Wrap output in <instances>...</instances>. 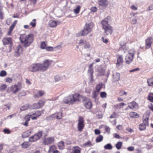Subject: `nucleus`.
Segmentation results:
<instances>
[{
  "mask_svg": "<svg viewBox=\"0 0 153 153\" xmlns=\"http://www.w3.org/2000/svg\"><path fill=\"white\" fill-rule=\"evenodd\" d=\"M33 36L32 34H30L26 35L25 34L21 35L20 39L25 47H28L33 41Z\"/></svg>",
  "mask_w": 153,
  "mask_h": 153,
  "instance_id": "obj_1",
  "label": "nucleus"
},
{
  "mask_svg": "<svg viewBox=\"0 0 153 153\" xmlns=\"http://www.w3.org/2000/svg\"><path fill=\"white\" fill-rule=\"evenodd\" d=\"M101 23L102 28L104 30V32L106 35L111 34L113 32V28L108 24V22L105 20H102Z\"/></svg>",
  "mask_w": 153,
  "mask_h": 153,
  "instance_id": "obj_2",
  "label": "nucleus"
},
{
  "mask_svg": "<svg viewBox=\"0 0 153 153\" xmlns=\"http://www.w3.org/2000/svg\"><path fill=\"white\" fill-rule=\"evenodd\" d=\"M94 26V24L92 22L86 24L81 32V36H84L90 33L92 31Z\"/></svg>",
  "mask_w": 153,
  "mask_h": 153,
  "instance_id": "obj_3",
  "label": "nucleus"
},
{
  "mask_svg": "<svg viewBox=\"0 0 153 153\" xmlns=\"http://www.w3.org/2000/svg\"><path fill=\"white\" fill-rule=\"evenodd\" d=\"M22 85L20 82H18L17 85L12 86L10 88H9L7 90V92H10L12 91L13 94H16L18 91L21 89Z\"/></svg>",
  "mask_w": 153,
  "mask_h": 153,
  "instance_id": "obj_4",
  "label": "nucleus"
},
{
  "mask_svg": "<svg viewBox=\"0 0 153 153\" xmlns=\"http://www.w3.org/2000/svg\"><path fill=\"white\" fill-rule=\"evenodd\" d=\"M52 61L48 59L45 60L43 64L39 65V71H44L46 70L51 64Z\"/></svg>",
  "mask_w": 153,
  "mask_h": 153,
  "instance_id": "obj_5",
  "label": "nucleus"
},
{
  "mask_svg": "<svg viewBox=\"0 0 153 153\" xmlns=\"http://www.w3.org/2000/svg\"><path fill=\"white\" fill-rule=\"evenodd\" d=\"M134 53L135 52L134 51L130 50L129 51L125 58L127 64H129L133 61Z\"/></svg>",
  "mask_w": 153,
  "mask_h": 153,
  "instance_id": "obj_6",
  "label": "nucleus"
},
{
  "mask_svg": "<svg viewBox=\"0 0 153 153\" xmlns=\"http://www.w3.org/2000/svg\"><path fill=\"white\" fill-rule=\"evenodd\" d=\"M2 42L4 45H9V48L7 49V52H10L11 51V47L12 45V39L9 37L4 38L3 39Z\"/></svg>",
  "mask_w": 153,
  "mask_h": 153,
  "instance_id": "obj_7",
  "label": "nucleus"
},
{
  "mask_svg": "<svg viewBox=\"0 0 153 153\" xmlns=\"http://www.w3.org/2000/svg\"><path fill=\"white\" fill-rule=\"evenodd\" d=\"M77 128L78 131L81 132L82 131L85 126L84 120L83 117L79 116L78 120Z\"/></svg>",
  "mask_w": 153,
  "mask_h": 153,
  "instance_id": "obj_8",
  "label": "nucleus"
},
{
  "mask_svg": "<svg viewBox=\"0 0 153 153\" xmlns=\"http://www.w3.org/2000/svg\"><path fill=\"white\" fill-rule=\"evenodd\" d=\"M82 101L83 102L84 106L87 109H90L91 108L92 105L89 99L85 97Z\"/></svg>",
  "mask_w": 153,
  "mask_h": 153,
  "instance_id": "obj_9",
  "label": "nucleus"
},
{
  "mask_svg": "<svg viewBox=\"0 0 153 153\" xmlns=\"http://www.w3.org/2000/svg\"><path fill=\"white\" fill-rule=\"evenodd\" d=\"M72 95L74 103L75 102H80L81 100H82L83 98L85 97L78 93H75L74 94H72Z\"/></svg>",
  "mask_w": 153,
  "mask_h": 153,
  "instance_id": "obj_10",
  "label": "nucleus"
},
{
  "mask_svg": "<svg viewBox=\"0 0 153 153\" xmlns=\"http://www.w3.org/2000/svg\"><path fill=\"white\" fill-rule=\"evenodd\" d=\"M62 112H59L55 113L50 116L47 117V119L48 120H52L54 118H56L57 119H60L62 118Z\"/></svg>",
  "mask_w": 153,
  "mask_h": 153,
  "instance_id": "obj_11",
  "label": "nucleus"
},
{
  "mask_svg": "<svg viewBox=\"0 0 153 153\" xmlns=\"http://www.w3.org/2000/svg\"><path fill=\"white\" fill-rule=\"evenodd\" d=\"M153 39L151 36L148 37L145 40V48L148 49L150 48L153 42Z\"/></svg>",
  "mask_w": 153,
  "mask_h": 153,
  "instance_id": "obj_12",
  "label": "nucleus"
},
{
  "mask_svg": "<svg viewBox=\"0 0 153 153\" xmlns=\"http://www.w3.org/2000/svg\"><path fill=\"white\" fill-rule=\"evenodd\" d=\"M72 98V95H70L64 99L63 102L65 104H73L74 102Z\"/></svg>",
  "mask_w": 153,
  "mask_h": 153,
  "instance_id": "obj_13",
  "label": "nucleus"
},
{
  "mask_svg": "<svg viewBox=\"0 0 153 153\" xmlns=\"http://www.w3.org/2000/svg\"><path fill=\"white\" fill-rule=\"evenodd\" d=\"M54 142V139L53 137L47 138L43 140V143L45 145H48L52 144Z\"/></svg>",
  "mask_w": 153,
  "mask_h": 153,
  "instance_id": "obj_14",
  "label": "nucleus"
},
{
  "mask_svg": "<svg viewBox=\"0 0 153 153\" xmlns=\"http://www.w3.org/2000/svg\"><path fill=\"white\" fill-rule=\"evenodd\" d=\"M149 115L148 114H145L143 118V122L144 125L146 126H149Z\"/></svg>",
  "mask_w": 153,
  "mask_h": 153,
  "instance_id": "obj_15",
  "label": "nucleus"
},
{
  "mask_svg": "<svg viewBox=\"0 0 153 153\" xmlns=\"http://www.w3.org/2000/svg\"><path fill=\"white\" fill-rule=\"evenodd\" d=\"M116 57L117 58L116 65L118 66H119L123 63V56L122 55H117Z\"/></svg>",
  "mask_w": 153,
  "mask_h": 153,
  "instance_id": "obj_16",
  "label": "nucleus"
},
{
  "mask_svg": "<svg viewBox=\"0 0 153 153\" xmlns=\"http://www.w3.org/2000/svg\"><path fill=\"white\" fill-rule=\"evenodd\" d=\"M29 70L33 72L37 71L38 70V65L37 64H33L28 68Z\"/></svg>",
  "mask_w": 153,
  "mask_h": 153,
  "instance_id": "obj_17",
  "label": "nucleus"
},
{
  "mask_svg": "<svg viewBox=\"0 0 153 153\" xmlns=\"http://www.w3.org/2000/svg\"><path fill=\"white\" fill-rule=\"evenodd\" d=\"M98 4L102 7H105L108 4V2L107 0H98Z\"/></svg>",
  "mask_w": 153,
  "mask_h": 153,
  "instance_id": "obj_18",
  "label": "nucleus"
},
{
  "mask_svg": "<svg viewBox=\"0 0 153 153\" xmlns=\"http://www.w3.org/2000/svg\"><path fill=\"white\" fill-rule=\"evenodd\" d=\"M128 106L130 108L132 109H134L138 107V104L135 101H133L128 103Z\"/></svg>",
  "mask_w": 153,
  "mask_h": 153,
  "instance_id": "obj_19",
  "label": "nucleus"
},
{
  "mask_svg": "<svg viewBox=\"0 0 153 153\" xmlns=\"http://www.w3.org/2000/svg\"><path fill=\"white\" fill-rule=\"evenodd\" d=\"M22 51V48L20 46H18L16 48L15 53V55L16 56L18 57L20 55Z\"/></svg>",
  "mask_w": 153,
  "mask_h": 153,
  "instance_id": "obj_20",
  "label": "nucleus"
},
{
  "mask_svg": "<svg viewBox=\"0 0 153 153\" xmlns=\"http://www.w3.org/2000/svg\"><path fill=\"white\" fill-rule=\"evenodd\" d=\"M38 139V133L31 136L29 138V141L33 142L37 141Z\"/></svg>",
  "mask_w": 153,
  "mask_h": 153,
  "instance_id": "obj_21",
  "label": "nucleus"
},
{
  "mask_svg": "<svg viewBox=\"0 0 153 153\" xmlns=\"http://www.w3.org/2000/svg\"><path fill=\"white\" fill-rule=\"evenodd\" d=\"M48 24L50 27H56L58 24V22L56 21L51 20L49 21Z\"/></svg>",
  "mask_w": 153,
  "mask_h": 153,
  "instance_id": "obj_22",
  "label": "nucleus"
},
{
  "mask_svg": "<svg viewBox=\"0 0 153 153\" xmlns=\"http://www.w3.org/2000/svg\"><path fill=\"white\" fill-rule=\"evenodd\" d=\"M31 130H28L24 132L22 134V137L23 138H25L28 137L31 134Z\"/></svg>",
  "mask_w": 153,
  "mask_h": 153,
  "instance_id": "obj_23",
  "label": "nucleus"
},
{
  "mask_svg": "<svg viewBox=\"0 0 153 153\" xmlns=\"http://www.w3.org/2000/svg\"><path fill=\"white\" fill-rule=\"evenodd\" d=\"M58 148L60 150H62L64 149L65 146L64 143L63 141H61L58 143Z\"/></svg>",
  "mask_w": 153,
  "mask_h": 153,
  "instance_id": "obj_24",
  "label": "nucleus"
},
{
  "mask_svg": "<svg viewBox=\"0 0 153 153\" xmlns=\"http://www.w3.org/2000/svg\"><path fill=\"white\" fill-rule=\"evenodd\" d=\"M126 105L125 103L122 102L114 105V107L115 109H120L121 108H123V106Z\"/></svg>",
  "mask_w": 153,
  "mask_h": 153,
  "instance_id": "obj_25",
  "label": "nucleus"
},
{
  "mask_svg": "<svg viewBox=\"0 0 153 153\" xmlns=\"http://www.w3.org/2000/svg\"><path fill=\"white\" fill-rule=\"evenodd\" d=\"M37 116H36L33 117L32 115H27L25 117V119L26 121L28 122L30 120V118L32 119L33 120H35L37 119Z\"/></svg>",
  "mask_w": 153,
  "mask_h": 153,
  "instance_id": "obj_26",
  "label": "nucleus"
},
{
  "mask_svg": "<svg viewBox=\"0 0 153 153\" xmlns=\"http://www.w3.org/2000/svg\"><path fill=\"white\" fill-rule=\"evenodd\" d=\"M17 21L16 20H15L13 22V24L10 27L9 29V31L8 32L9 34H10V33H11V32L12 31L13 29L14 28V27L16 25V24L17 23Z\"/></svg>",
  "mask_w": 153,
  "mask_h": 153,
  "instance_id": "obj_27",
  "label": "nucleus"
},
{
  "mask_svg": "<svg viewBox=\"0 0 153 153\" xmlns=\"http://www.w3.org/2000/svg\"><path fill=\"white\" fill-rule=\"evenodd\" d=\"M113 78L114 81H118L120 78V74L119 73H116L113 75Z\"/></svg>",
  "mask_w": 153,
  "mask_h": 153,
  "instance_id": "obj_28",
  "label": "nucleus"
},
{
  "mask_svg": "<svg viewBox=\"0 0 153 153\" xmlns=\"http://www.w3.org/2000/svg\"><path fill=\"white\" fill-rule=\"evenodd\" d=\"M88 73H89L91 76V79H90V82H92L94 81L93 79V69H88Z\"/></svg>",
  "mask_w": 153,
  "mask_h": 153,
  "instance_id": "obj_29",
  "label": "nucleus"
},
{
  "mask_svg": "<svg viewBox=\"0 0 153 153\" xmlns=\"http://www.w3.org/2000/svg\"><path fill=\"white\" fill-rule=\"evenodd\" d=\"M74 149L73 151L74 153H80L81 149L78 146H75L74 147Z\"/></svg>",
  "mask_w": 153,
  "mask_h": 153,
  "instance_id": "obj_30",
  "label": "nucleus"
},
{
  "mask_svg": "<svg viewBox=\"0 0 153 153\" xmlns=\"http://www.w3.org/2000/svg\"><path fill=\"white\" fill-rule=\"evenodd\" d=\"M57 147H56L55 145H52L50 146L49 147V149L48 150L49 153L51 152L53 153L54 151H55L56 149H57Z\"/></svg>",
  "mask_w": 153,
  "mask_h": 153,
  "instance_id": "obj_31",
  "label": "nucleus"
},
{
  "mask_svg": "<svg viewBox=\"0 0 153 153\" xmlns=\"http://www.w3.org/2000/svg\"><path fill=\"white\" fill-rule=\"evenodd\" d=\"M30 145L29 142H25L21 144L22 147L23 148H26L28 147Z\"/></svg>",
  "mask_w": 153,
  "mask_h": 153,
  "instance_id": "obj_32",
  "label": "nucleus"
},
{
  "mask_svg": "<svg viewBox=\"0 0 153 153\" xmlns=\"http://www.w3.org/2000/svg\"><path fill=\"white\" fill-rule=\"evenodd\" d=\"M147 82L149 86H153V76L147 80Z\"/></svg>",
  "mask_w": 153,
  "mask_h": 153,
  "instance_id": "obj_33",
  "label": "nucleus"
},
{
  "mask_svg": "<svg viewBox=\"0 0 153 153\" xmlns=\"http://www.w3.org/2000/svg\"><path fill=\"white\" fill-rule=\"evenodd\" d=\"M122 142H118L116 144L115 146L117 149L119 150L120 149L122 146Z\"/></svg>",
  "mask_w": 153,
  "mask_h": 153,
  "instance_id": "obj_34",
  "label": "nucleus"
},
{
  "mask_svg": "<svg viewBox=\"0 0 153 153\" xmlns=\"http://www.w3.org/2000/svg\"><path fill=\"white\" fill-rule=\"evenodd\" d=\"M102 83L98 84L96 87V90L97 92H99L100 90L102 88Z\"/></svg>",
  "mask_w": 153,
  "mask_h": 153,
  "instance_id": "obj_35",
  "label": "nucleus"
},
{
  "mask_svg": "<svg viewBox=\"0 0 153 153\" xmlns=\"http://www.w3.org/2000/svg\"><path fill=\"white\" fill-rule=\"evenodd\" d=\"M80 8L81 7L79 6H77L76 8L74 10V12L76 14L79 13L80 11Z\"/></svg>",
  "mask_w": 153,
  "mask_h": 153,
  "instance_id": "obj_36",
  "label": "nucleus"
},
{
  "mask_svg": "<svg viewBox=\"0 0 153 153\" xmlns=\"http://www.w3.org/2000/svg\"><path fill=\"white\" fill-rule=\"evenodd\" d=\"M146 127L143 124L141 123L139 126V128L140 131H143L146 129Z\"/></svg>",
  "mask_w": 153,
  "mask_h": 153,
  "instance_id": "obj_37",
  "label": "nucleus"
},
{
  "mask_svg": "<svg viewBox=\"0 0 153 153\" xmlns=\"http://www.w3.org/2000/svg\"><path fill=\"white\" fill-rule=\"evenodd\" d=\"M104 148L105 149L111 150L112 148V146L110 143H108L104 146Z\"/></svg>",
  "mask_w": 153,
  "mask_h": 153,
  "instance_id": "obj_38",
  "label": "nucleus"
},
{
  "mask_svg": "<svg viewBox=\"0 0 153 153\" xmlns=\"http://www.w3.org/2000/svg\"><path fill=\"white\" fill-rule=\"evenodd\" d=\"M84 47L85 49L89 48L91 47V45L89 42H87L86 41H85Z\"/></svg>",
  "mask_w": 153,
  "mask_h": 153,
  "instance_id": "obj_39",
  "label": "nucleus"
},
{
  "mask_svg": "<svg viewBox=\"0 0 153 153\" xmlns=\"http://www.w3.org/2000/svg\"><path fill=\"white\" fill-rule=\"evenodd\" d=\"M36 19H34L32 20V21L30 23V25L32 27H34L36 26Z\"/></svg>",
  "mask_w": 153,
  "mask_h": 153,
  "instance_id": "obj_40",
  "label": "nucleus"
},
{
  "mask_svg": "<svg viewBox=\"0 0 153 153\" xmlns=\"http://www.w3.org/2000/svg\"><path fill=\"white\" fill-rule=\"evenodd\" d=\"M29 108V105L28 104L24 105L20 108V110L22 111H25Z\"/></svg>",
  "mask_w": 153,
  "mask_h": 153,
  "instance_id": "obj_41",
  "label": "nucleus"
},
{
  "mask_svg": "<svg viewBox=\"0 0 153 153\" xmlns=\"http://www.w3.org/2000/svg\"><path fill=\"white\" fill-rule=\"evenodd\" d=\"M47 47V44L45 42L43 41L41 43L40 47L42 49H45Z\"/></svg>",
  "mask_w": 153,
  "mask_h": 153,
  "instance_id": "obj_42",
  "label": "nucleus"
},
{
  "mask_svg": "<svg viewBox=\"0 0 153 153\" xmlns=\"http://www.w3.org/2000/svg\"><path fill=\"white\" fill-rule=\"evenodd\" d=\"M129 114L130 117L132 118H134L138 116L137 114L135 112H131Z\"/></svg>",
  "mask_w": 153,
  "mask_h": 153,
  "instance_id": "obj_43",
  "label": "nucleus"
},
{
  "mask_svg": "<svg viewBox=\"0 0 153 153\" xmlns=\"http://www.w3.org/2000/svg\"><path fill=\"white\" fill-rule=\"evenodd\" d=\"M148 99L151 102H153V93L150 94L148 96Z\"/></svg>",
  "mask_w": 153,
  "mask_h": 153,
  "instance_id": "obj_44",
  "label": "nucleus"
},
{
  "mask_svg": "<svg viewBox=\"0 0 153 153\" xmlns=\"http://www.w3.org/2000/svg\"><path fill=\"white\" fill-rule=\"evenodd\" d=\"M103 136L101 135H100L97 138H96V141L97 143L100 142L101 141L103 140Z\"/></svg>",
  "mask_w": 153,
  "mask_h": 153,
  "instance_id": "obj_45",
  "label": "nucleus"
},
{
  "mask_svg": "<svg viewBox=\"0 0 153 153\" xmlns=\"http://www.w3.org/2000/svg\"><path fill=\"white\" fill-rule=\"evenodd\" d=\"M5 81L7 83H10L13 81V79L11 78L10 77H7L5 79Z\"/></svg>",
  "mask_w": 153,
  "mask_h": 153,
  "instance_id": "obj_46",
  "label": "nucleus"
},
{
  "mask_svg": "<svg viewBox=\"0 0 153 153\" xmlns=\"http://www.w3.org/2000/svg\"><path fill=\"white\" fill-rule=\"evenodd\" d=\"M38 104H34L31 106L29 105V108L30 109H36L38 108Z\"/></svg>",
  "mask_w": 153,
  "mask_h": 153,
  "instance_id": "obj_47",
  "label": "nucleus"
},
{
  "mask_svg": "<svg viewBox=\"0 0 153 153\" xmlns=\"http://www.w3.org/2000/svg\"><path fill=\"white\" fill-rule=\"evenodd\" d=\"M119 94L120 96H122L124 95H126L127 93L124 90H120L119 93Z\"/></svg>",
  "mask_w": 153,
  "mask_h": 153,
  "instance_id": "obj_48",
  "label": "nucleus"
},
{
  "mask_svg": "<svg viewBox=\"0 0 153 153\" xmlns=\"http://www.w3.org/2000/svg\"><path fill=\"white\" fill-rule=\"evenodd\" d=\"M45 101L44 100H40L39 102V108L44 105Z\"/></svg>",
  "mask_w": 153,
  "mask_h": 153,
  "instance_id": "obj_49",
  "label": "nucleus"
},
{
  "mask_svg": "<svg viewBox=\"0 0 153 153\" xmlns=\"http://www.w3.org/2000/svg\"><path fill=\"white\" fill-rule=\"evenodd\" d=\"M107 96L106 93L105 92H101L100 93V96L102 98H106Z\"/></svg>",
  "mask_w": 153,
  "mask_h": 153,
  "instance_id": "obj_50",
  "label": "nucleus"
},
{
  "mask_svg": "<svg viewBox=\"0 0 153 153\" xmlns=\"http://www.w3.org/2000/svg\"><path fill=\"white\" fill-rule=\"evenodd\" d=\"M7 88V86L5 84H1L0 86V89L1 90H5Z\"/></svg>",
  "mask_w": 153,
  "mask_h": 153,
  "instance_id": "obj_51",
  "label": "nucleus"
},
{
  "mask_svg": "<svg viewBox=\"0 0 153 153\" xmlns=\"http://www.w3.org/2000/svg\"><path fill=\"white\" fill-rule=\"evenodd\" d=\"M98 93L97 91H94L92 93V97L94 98H96L98 95Z\"/></svg>",
  "mask_w": 153,
  "mask_h": 153,
  "instance_id": "obj_52",
  "label": "nucleus"
},
{
  "mask_svg": "<svg viewBox=\"0 0 153 153\" xmlns=\"http://www.w3.org/2000/svg\"><path fill=\"white\" fill-rule=\"evenodd\" d=\"M7 74L6 71H2L0 72V76L3 77L6 75Z\"/></svg>",
  "mask_w": 153,
  "mask_h": 153,
  "instance_id": "obj_53",
  "label": "nucleus"
},
{
  "mask_svg": "<svg viewBox=\"0 0 153 153\" xmlns=\"http://www.w3.org/2000/svg\"><path fill=\"white\" fill-rule=\"evenodd\" d=\"M53 48L51 46L48 47H46L45 49L48 51H51L53 50Z\"/></svg>",
  "mask_w": 153,
  "mask_h": 153,
  "instance_id": "obj_54",
  "label": "nucleus"
},
{
  "mask_svg": "<svg viewBox=\"0 0 153 153\" xmlns=\"http://www.w3.org/2000/svg\"><path fill=\"white\" fill-rule=\"evenodd\" d=\"M91 12H95L97 11V8L96 7H92L90 9Z\"/></svg>",
  "mask_w": 153,
  "mask_h": 153,
  "instance_id": "obj_55",
  "label": "nucleus"
},
{
  "mask_svg": "<svg viewBox=\"0 0 153 153\" xmlns=\"http://www.w3.org/2000/svg\"><path fill=\"white\" fill-rule=\"evenodd\" d=\"M116 116V114L115 112H113V114L111 115L110 116V118H115Z\"/></svg>",
  "mask_w": 153,
  "mask_h": 153,
  "instance_id": "obj_56",
  "label": "nucleus"
},
{
  "mask_svg": "<svg viewBox=\"0 0 153 153\" xmlns=\"http://www.w3.org/2000/svg\"><path fill=\"white\" fill-rule=\"evenodd\" d=\"M6 108H7L8 110H9L10 108V106L7 104L4 105L3 107V109L4 110L5 109L6 110H7Z\"/></svg>",
  "mask_w": 153,
  "mask_h": 153,
  "instance_id": "obj_57",
  "label": "nucleus"
},
{
  "mask_svg": "<svg viewBox=\"0 0 153 153\" xmlns=\"http://www.w3.org/2000/svg\"><path fill=\"white\" fill-rule=\"evenodd\" d=\"M92 145L90 141H88L87 142L85 143L84 144V146H91Z\"/></svg>",
  "mask_w": 153,
  "mask_h": 153,
  "instance_id": "obj_58",
  "label": "nucleus"
},
{
  "mask_svg": "<svg viewBox=\"0 0 153 153\" xmlns=\"http://www.w3.org/2000/svg\"><path fill=\"white\" fill-rule=\"evenodd\" d=\"M55 79L56 81H58L61 79L60 77L58 75H56L55 76Z\"/></svg>",
  "mask_w": 153,
  "mask_h": 153,
  "instance_id": "obj_59",
  "label": "nucleus"
},
{
  "mask_svg": "<svg viewBox=\"0 0 153 153\" xmlns=\"http://www.w3.org/2000/svg\"><path fill=\"white\" fill-rule=\"evenodd\" d=\"M134 147L133 146H129L127 148V150L129 151H133L134 150Z\"/></svg>",
  "mask_w": 153,
  "mask_h": 153,
  "instance_id": "obj_60",
  "label": "nucleus"
},
{
  "mask_svg": "<svg viewBox=\"0 0 153 153\" xmlns=\"http://www.w3.org/2000/svg\"><path fill=\"white\" fill-rule=\"evenodd\" d=\"M102 39L103 42L105 43H108V40L107 39H105L104 37H102Z\"/></svg>",
  "mask_w": 153,
  "mask_h": 153,
  "instance_id": "obj_61",
  "label": "nucleus"
},
{
  "mask_svg": "<svg viewBox=\"0 0 153 153\" xmlns=\"http://www.w3.org/2000/svg\"><path fill=\"white\" fill-rule=\"evenodd\" d=\"M85 41L83 40L82 39H81L79 40V45H81L84 44L85 43Z\"/></svg>",
  "mask_w": 153,
  "mask_h": 153,
  "instance_id": "obj_62",
  "label": "nucleus"
},
{
  "mask_svg": "<svg viewBox=\"0 0 153 153\" xmlns=\"http://www.w3.org/2000/svg\"><path fill=\"white\" fill-rule=\"evenodd\" d=\"M45 94V93L43 91H39V96H42Z\"/></svg>",
  "mask_w": 153,
  "mask_h": 153,
  "instance_id": "obj_63",
  "label": "nucleus"
},
{
  "mask_svg": "<svg viewBox=\"0 0 153 153\" xmlns=\"http://www.w3.org/2000/svg\"><path fill=\"white\" fill-rule=\"evenodd\" d=\"M105 131L108 132H110V129L109 127L108 126H105Z\"/></svg>",
  "mask_w": 153,
  "mask_h": 153,
  "instance_id": "obj_64",
  "label": "nucleus"
}]
</instances>
